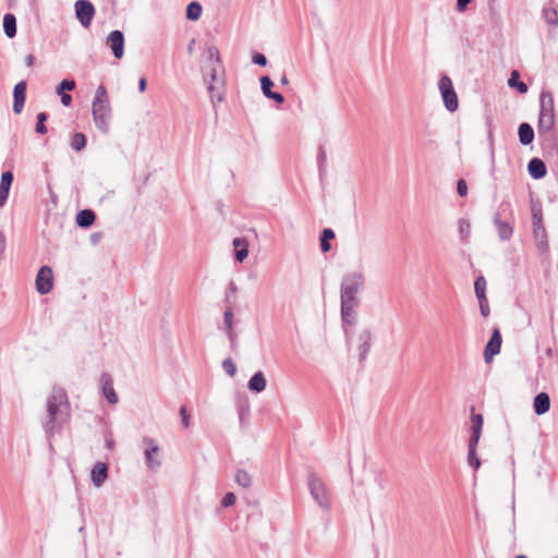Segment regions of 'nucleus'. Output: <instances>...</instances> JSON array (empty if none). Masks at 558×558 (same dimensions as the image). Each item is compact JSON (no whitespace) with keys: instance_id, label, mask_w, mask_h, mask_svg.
I'll return each instance as SVG.
<instances>
[{"instance_id":"e2e57ef3","label":"nucleus","mask_w":558,"mask_h":558,"mask_svg":"<svg viewBox=\"0 0 558 558\" xmlns=\"http://www.w3.org/2000/svg\"><path fill=\"white\" fill-rule=\"evenodd\" d=\"M195 39H192L187 45V51L191 53L194 49Z\"/></svg>"},{"instance_id":"a18cd8bd","label":"nucleus","mask_w":558,"mask_h":558,"mask_svg":"<svg viewBox=\"0 0 558 558\" xmlns=\"http://www.w3.org/2000/svg\"><path fill=\"white\" fill-rule=\"evenodd\" d=\"M545 17L548 24L558 25V15L556 10L545 11Z\"/></svg>"},{"instance_id":"4d7b16f0","label":"nucleus","mask_w":558,"mask_h":558,"mask_svg":"<svg viewBox=\"0 0 558 558\" xmlns=\"http://www.w3.org/2000/svg\"><path fill=\"white\" fill-rule=\"evenodd\" d=\"M146 87H147V81L145 77H141L140 81H138V90L141 93H144L146 90Z\"/></svg>"},{"instance_id":"a19ab883","label":"nucleus","mask_w":558,"mask_h":558,"mask_svg":"<svg viewBox=\"0 0 558 558\" xmlns=\"http://www.w3.org/2000/svg\"><path fill=\"white\" fill-rule=\"evenodd\" d=\"M75 88V81L74 80H62L61 83L57 87V94H64L65 90H73Z\"/></svg>"},{"instance_id":"a878e982","label":"nucleus","mask_w":558,"mask_h":558,"mask_svg":"<svg viewBox=\"0 0 558 558\" xmlns=\"http://www.w3.org/2000/svg\"><path fill=\"white\" fill-rule=\"evenodd\" d=\"M483 422H484L483 415L475 413L474 408H472V410H471L472 428H471L470 439H473L474 441L480 440L481 435H482Z\"/></svg>"},{"instance_id":"f03ea898","label":"nucleus","mask_w":558,"mask_h":558,"mask_svg":"<svg viewBox=\"0 0 558 558\" xmlns=\"http://www.w3.org/2000/svg\"><path fill=\"white\" fill-rule=\"evenodd\" d=\"M537 133L545 146H556L558 136L555 130L554 97L549 90L541 93Z\"/></svg>"},{"instance_id":"7c9ffc66","label":"nucleus","mask_w":558,"mask_h":558,"mask_svg":"<svg viewBox=\"0 0 558 558\" xmlns=\"http://www.w3.org/2000/svg\"><path fill=\"white\" fill-rule=\"evenodd\" d=\"M478 441L480 440H475V442H474L473 439H469L468 463L474 470L480 469V466L482 464L480 458L476 454V448H477Z\"/></svg>"},{"instance_id":"58836bf2","label":"nucleus","mask_w":558,"mask_h":558,"mask_svg":"<svg viewBox=\"0 0 558 558\" xmlns=\"http://www.w3.org/2000/svg\"><path fill=\"white\" fill-rule=\"evenodd\" d=\"M207 58L210 62H213L215 65L221 64L220 53L217 47L215 46H208L206 49Z\"/></svg>"},{"instance_id":"c9c22d12","label":"nucleus","mask_w":558,"mask_h":558,"mask_svg":"<svg viewBox=\"0 0 558 558\" xmlns=\"http://www.w3.org/2000/svg\"><path fill=\"white\" fill-rule=\"evenodd\" d=\"M86 143H87V140H86V136L83 133H75L72 136L71 147L75 151H81V150H83L85 148Z\"/></svg>"},{"instance_id":"4be33fe9","label":"nucleus","mask_w":558,"mask_h":558,"mask_svg":"<svg viewBox=\"0 0 558 558\" xmlns=\"http://www.w3.org/2000/svg\"><path fill=\"white\" fill-rule=\"evenodd\" d=\"M533 409L537 415H543L550 409V398L546 392H539L533 401Z\"/></svg>"},{"instance_id":"72a5a7b5","label":"nucleus","mask_w":558,"mask_h":558,"mask_svg":"<svg viewBox=\"0 0 558 558\" xmlns=\"http://www.w3.org/2000/svg\"><path fill=\"white\" fill-rule=\"evenodd\" d=\"M335 238V232L330 228H326L323 230L320 234V248L324 253L330 251L331 245L329 243L330 240Z\"/></svg>"},{"instance_id":"6ab92c4d","label":"nucleus","mask_w":558,"mask_h":558,"mask_svg":"<svg viewBox=\"0 0 558 558\" xmlns=\"http://www.w3.org/2000/svg\"><path fill=\"white\" fill-rule=\"evenodd\" d=\"M101 389L104 397L109 403L116 404L119 401L118 395L114 391L112 379L109 374H102L100 378Z\"/></svg>"},{"instance_id":"4468645a","label":"nucleus","mask_w":558,"mask_h":558,"mask_svg":"<svg viewBox=\"0 0 558 558\" xmlns=\"http://www.w3.org/2000/svg\"><path fill=\"white\" fill-rule=\"evenodd\" d=\"M493 222L501 241H509L512 238L513 227L509 222L501 220L500 213H495Z\"/></svg>"},{"instance_id":"13d9d810","label":"nucleus","mask_w":558,"mask_h":558,"mask_svg":"<svg viewBox=\"0 0 558 558\" xmlns=\"http://www.w3.org/2000/svg\"><path fill=\"white\" fill-rule=\"evenodd\" d=\"M5 250V236L2 232H0V255L4 252Z\"/></svg>"},{"instance_id":"1a4fd4ad","label":"nucleus","mask_w":558,"mask_h":558,"mask_svg":"<svg viewBox=\"0 0 558 558\" xmlns=\"http://www.w3.org/2000/svg\"><path fill=\"white\" fill-rule=\"evenodd\" d=\"M75 15L84 27H88L95 15V8L89 0H77L74 4Z\"/></svg>"},{"instance_id":"4c0bfd02","label":"nucleus","mask_w":558,"mask_h":558,"mask_svg":"<svg viewBox=\"0 0 558 558\" xmlns=\"http://www.w3.org/2000/svg\"><path fill=\"white\" fill-rule=\"evenodd\" d=\"M37 119V122H36V126H35V131L36 133L38 134H46L47 133V126H46V121L48 119V113L47 112H39L36 117Z\"/></svg>"},{"instance_id":"9b49d317","label":"nucleus","mask_w":558,"mask_h":558,"mask_svg":"<svg viewBox=\"0 0 558 558\" xmlns=\"http://www.w3.org/2000/svg\"><path fill=\"white\" fill-rule=\"evenodd\" d=\"M218 83L223 84V81H220L218 78V70L215 64H213L210 69V80L207 82V90L209 93L210 100L216 106L217 102H221L223 97L222 94L219 92V88L217 86Z\"/></svg>"},{"instance_id":"6e6552de","label":"nucleus","mask_w":558,"mask_h":558,"mask_svg":"<svg viewBox=\"0 0 558 558\" xmlns=\"http://www.w3.org/2000/svg\"><path fill=\"white\" fill-rule=\"evenodd\" d=\"M36 290L39 294L45 295L52 290L53 274L49 266H41L36 276Z\"/></svg>"},{"instance_id":"c85d7f7f","label":"nucleus","mask_w":558,"mask_h":558,"mask_svg":"<svg viewBox=\"0 0 558 558\" xmlns=\"http://www.w3.org/2000/svg\"><path fill=\"white\" fill-rule=\"evenodd\" d=\"M248 389L252 392L259 393L266 388V378L263 372H256L248 380Z\"/></svg>"},{"instance_id":"7ed1b4c3","label":"nucleus","mask_w":558,"mask_h":558,"mask_svg":"<svg viewBox=\"0 0 558 558\" xmlns=\"http://www.w3.org/2000/svg\"><path fill=\"white\" fill-rule=\"evenodd\" d=\"M92 114L96 128L104 134L110 130L112 118L111 106L106 87L101 84L97 87L92 105Z\"/></svg>"},{"instance_id":"3c124183","label":"nucleus","mask_w":558,"mask_h":558,"mask_svg":"<svg viewBox=\"0 0 558 558\" xmlns=\"http://www.w3.org/2000/svg\"><path fill=\"white\" fill-rule=\"evenodd\" d=\"M180 415L182 417V426L187 428L190 426V415L187 414V410L185 407L180 408Z\"/></svg>"},{"instance_id":"680f3d73","label":"nucleus","mask_w":558,"mask_h":558,"mask_svg":"<svg viewBox=\"0 0 558 558\" xmlns=\"http://www.w3.org/2000/svg\"><path fill=\"white\" fill-rule=\"evenodd\" d=\"M280 84H281L282 86H286V85H288V84H289V80H288V77H287V75H286V74H283V75L281 76V78H280Z\"/></svg>"},{"instance_id":"5701e85b","label":"nucleus","mask_w":558,"mask_h":558,"mask_svg":"<svg viewBox=\"0 0 558 558\" xmlns=\"http://www.w3.org/2000/svg\"><path fill=\"white\" fill-rule=\"evenodd\" d=\"M108 476V465L97 462L92 470V481L96 487H100Z\"/></svg>"},{"instance_id":"5fc2aeb1","label":"nucleus","mask_w":558,"mask_h":558,"mask_svg":"<svg viewBox=\"0 0 558 558\" xmlns=\"http://www.w3.org/2000/svg\"><path fill=\"white\" fill-rule=\"evenodd\" d=\"M470 2H471V0H457V10L459 12L465 11V9Z\"/></svg>"},{"instance_id":"79ce46f5","label":"nucleus","mask_w":558,"mask_h":558,"mask_svg":"<svg viewBox=\"0 0 558 558\" xmlns=\"http://www.w3.org/2000/svg\"><path fill=\"white\" fill-rule=\"evenodd\" d=\"M458 225H459V233H460L461 238L462 239L468 238L471 232L470 222L466 219L461 218V219H459Z\"/></svg>"},{"instance_id":"bf43d9fd","label":"nucleus","mask_w":558,"mask_h":558,"mask_svg":"<svg viewBox=\"0 0 558 558\" xmlns=\"http://www.w3.org/2000/svg\"><path fill=\"white\" fill-rule=\"evenodd\" d=\"M235 291H236V286L233 282H231L228 287L226 298L229 299L230 294L234 293Z\"/></svg>"},{"instance_id":"f257e3e1","label":"nucleus","mask_w":558,"mask_h":558,"mask_svg":"<svg viewBox=\"0 0 558 558\" xmlns=\"http://www.w3.org/2000/svg\"><path fill=\"white\" fill-rule=\"evenodd\" d=\"M47 412L48 421L44 427L47 435H52L53 432L61 427L70 416L68 395L62 387L54 386L52 388L51 393L47 399Z\"/></svg>"},{"instance_id":"a211bd4d","label":"nucleus","mask_w":558,"mask_h":558,"mask_svg":"<svg viewBox=\"0 0 558 558\" xmlns=\"http://www.w3.org/2000/svg\"><path fill=\"white\" fill-rule=\"evenodd\" d=\"M14 175L12 171H4L0 179V208L7 203Z\"/></svg>"},{"instance_id":"864d4df0","label":"nucleus","mask_w":558,"mask_h":558,"mask_svg":"<svg viewBox=\"0 0 558 558\" xmlns=\"http://www.w3.org/2000/svg\"><path fill=\"white\" fill-rule=\"evenodd\" d=\"M63 106L69 107L72 102V96L70 94H59Z\"/></svg>"},{"instance_id":"09e8293b","label":"nucleus","mask_w":558,"mask_h":558,"mask_svg":"<svg viewBox=\"0 0 558 558\" xmlns=\"http://www.w3.org/2000/svg\"><path fill=\"white\" fill-rule=\"evenodd\" d=\"M457 193L460 196H465L468 194V184L464 179H459L457 182Z\"/></svg>"},{"instance_id":"0e129e2a","label":"nucleus","mask_w":558,"mask_h":558,"mask_svg":"<svg viewBox=\"0 0 558 558\" xmlns=\"http://www.w3.org/2000/svg\"><path fill=\"white\" fill-rule=\"evenodd\" d=\"M546 353H547V355H550L551 354V349H548Z\"/></svg>"},{"instance_id":"69168bd1","label":"nucleus","mask_w":558,"mask_h":558,"mask_svg":"<svg viewBox=\"0 0 558 558\" xmlns=\"http://www.w3.org/2000/svg\"><path fill=\"white\" fill-rule=\"evenodd\" d=\"M515 558H526L524 555H519Z\"/></svg>"},{"instance_id":"c756f323","label":"nucleus","mask_w":558,"mask_h":558,"mask_svg":"<svg viewBox=\"0 0 558 558\" xmlns=\"http://www.w3.org/2000/svg\"><path fill=\"white\" fill-rule=\"evenodd\" d=\"M3 31L8 38L16 36V17L12 13H7L3 16Z\"/></svg>"},{"instance_id":"603ef678","label":"nucleus","mask_w":558,"mask_h":558,"mask_svg":"<svg viewBox=\"0 0 558 558\" xmlns=\"http://www.w3.org/2000/svg\"><path fill=\"white\" fill-rule=\"evenodd\" d=\"M488 140H489L490 162H492V166L494 167V165H495V151H494V140H493L492 131L488 132Z\"/></svg>"},{"instance_id":"ea45409f","label":"nucleus","mask_w":558,"mask_h":558,"mask_svg":"<svg viewBox=\"0 0 558 558\" xmlns=\"http://www.w3.org/2000/svg\"><path fill=\"white\" fill-rule=\"evenodd\" d=\"M326 160H327L326 151L323 146H319L317 163H318V171H319L320 178L324 175V173L326 171Z\"/></svg>"},{"instance_id":"052dcab7","label":"nucleus","mask_w":558,"mask_h":558,"mask_svg":"<svg viewBox=\"0 0 558 558\" xmlns=\"http://www.w3.org/2000/svg\"><path fill=\"white\" fill-rule=\"evenodd\" d=\"M106 447L110 450L113 449L114 440L112 438H106Z\"/></svg>"},{"instance_id":"8fccbe9b","label":"nucleus","mask_w":558,"mask_h":558,"mask_svg":"<svg viewBox=\"0 0 558 558\" xmlns=\"http://www.w3.org/2000/svg\"><path fill=\"white\" fill-rule=\"evenodd\" d=\"M482 316L487 317L490 313L487 298L478 300Z\"/></svg>"},{"instance_id":"f704fd0d","label":"nucleus","mask_w":558,"mask_h":558,"mask_svg":"<svg viewBox=\"0 0 558 558\" xmlns=\"http://www.w3.org/2000/svg\"><path fill=\"white\" fill-rule=\"evenodd\" d=\"M474 291L477 300L486 298V280L483 276H478L474 281Z\"/></svg>"},{"instance_id":"6e6d98bb","label":"nucleus","mask_w":558,"mask_h":558,"mask_svg":"<svg viewBox=\"0 0 558 558\" xmlns=\"http://www.w3.org/2000/svg\"><path fill=\"white\" fill-rule=\"evenodd\" d=\"M35 61H36V58H35V56H34V54H31V53H29V54H27V56L25 57V65H26V66H33V65L35 64Z\"/></svg>"},{"instance_id":"f3484780","label":"nucleus","mask_w":558,"mask_h":558,"mask_svg":"<svg viewBox=\"0 0 558 558\" xmlns=\"http://www.w3.org/2000/svg\"><path fill=\"white\" fill-rule=\"evenodd\" d=\"M372 332L369 329H364L359 333V359L360 362H364L371 350Z\"/></svg>"},{"instance_id":"393cba45","label":"nucleus","mask_w":558,"mask_h":558,"mask_svg":"<svg viewBox=\"0 0 558 558\" xmlns=\"http://www.w3.org/2000/svg\"><path fill=\"white\" fill-rule=\"evenodd\" d=\"M519 141L522 145L527 146L534 141V130L527 122H522L518 129Z\"/></svg>"},{"instance_id":"423d86ee","label":"nucleus","mask_w":558,"mask_h":558,"mask_svg":"<svg viewBox=\"0 0 558 558\" xmlns=\"http://www.w3.org/2000/svg\"><path fill=\"white\" fill-rule=\"evenodd\" d=\"M438 88L446 109L450 112H454L458 109L459 101L451 78L447 75H442L439 78Z\"/></svg>"},{"instance_id":"39448f33","label":"nucleus","mask_w":558,"mask_h":558,"mask_svg":"<svg viewBox=\"0 0 558 558\" xmlns=\"http://www.w3.org/2000/svg\"><path fill=\"white\" fill-rule=\"evenodd\" d=\"M307 486L313 499L325 510L330 508V500L327 488L320 477L315 473L308 474Z\"/></svg>"},{"instance_id":"473e14b6","label":"nucleus","mask_w":558,"mask_h":558,"mask_svg":"<svg viewBox=\"0 0 558 558\" xmlns=\"http://www.w3.org/2000/svg\"><path fill=\"white\" fill-rule=\"evenodd\" d=\"M508 85L512 88H515L520 94H525L527 92V85L519 80V72L513 71L508 80Z\"/></svg>"},{"instance_id":"de8ad7c7","label":"nucleus","mask_w":558,"mask_h":558,"mask_svg":"<svg viewBox=\"0 0 558 558\" xmlns=\"http://www.w3.org/2000/svg\"><path fill=\"white\" fill-rule=\"evenodd\" d=\"M532 225H542L543 223V213L541 208H532Z\"/></svg>"},{"instance_id":"b1692460","label":"nucleus","mask_w":558,"mask_h":558,"mask_svg":"<svg viewBox=\"0 0 558 558\" xmlns=\"http://www.w3.org/2000/svg\"><path fill=\"white\" fill-rule=\"evenodd\" d=\"M341 303V318L343 324L354 325L356 320V312L355 308L359 306V304L353 303Z\"/></svg>"},{"instance_id":"0eeeda50","label":"nucleus","mask_w":558,"mask_h":558,"mask_svg":"<svg viewBox=\"0 0 558 558\" xmlns=\"http://www.w3.org/2000/svg\"><path fill=\"white\" fill-rule=\"evenodd\" d=\"M143 444L145 446L144 456L146 466L149 470L155 471L161 465V460L157 458L160 452V448L150 437H144Z\"/></svg>"},{"instance_id":"cd10ccee","label":"nucleus","mask_w":558,"mask_h":558,"mask_svg":"<svg viewBox=\"0 0 558 558\" xmlns=\"http://www.w3.org/2000/svg\"><path fill=\"white\" fill-rule=\"evenodd\" d=\"M96 215L92 209H82L77 213L75 221L81 228H89L95 222Z\"/></svg>"},{"instance_id":"bb28decb","label":"nucleus","mask_w":558,"mask_h":558,"mask_svg":"<svg viewBox=\"0 0 558 558\" xmlns=\"http://www.w3.org/2000/svg\"><path fill=\"white\" fill-rule=\"evenodd\" d=\"M235 251V259L242 263L248 255V244L244 238H234L232 241Z\"/></svg>"},{"instance_id":"ddd939ff","label":"nucleus","mask_w":558,"mask_h":558,"mask_svg":"<svg viewBox=\"0 0 558 558\" xmlns=\"http://www.w3.org/2000/svg\"><path fill=\"white\" fill-rule=\"evenodd\" d=\"M27 84L25 81H21L15 84L13 88V111L19 114L22 112L26 99Z\"/></svg>"},{"instance_id":"412c9836","label":"nucleus","mask_w":558,"mask_h":558,"mask_svg":"<svg viewBox=\"0 0 558 558\" xmlns=\"http://www.w3.org/2000/svg\"><path fill=\"white\" fill-rule=\"evenodd\" d=\"M533 238L539 251L548 250L547 232L544 225H533Z\"/></svg>"},{"instance_id":"c03bdc74","label":"nucleus","mask_w":558,"mask_h":558,"mask_svg":"<svg viewBox=\"0 0 558 558\" xmlns=\"http://www.w3.org/2000/svg\"><path fill=\"white\" fill-rule=\"evenodd\" d=\"M235 500H236V498L233 493H227L221 500V506L223 508L231 507L234 505Z\"/></svg>"},{"instance_id":"2eb2a0df","label":"nucleus","mask_w":558,"mask_h":558,"mask_svg":"<svg viewBox=\"0 0 558 558\" xmlns=\"http://www.w3.org/2000/svg\"><path fill=\"white\" fill-rule=\"evenodd\" d=\"M223 325L230 341V347L234 351L236 350L238 341L236 333L233 331V311L231 306H228L223 313Z\"/></svg>"},{"instance_id":"20e7f679","label":"nucleus","mask_w":558,"mask_h":558,"mask_svg":"<svg viewBox=\"0 0 558 558\" xmlns=\"http://www.w3.org/2000/svg\"><path fill=\"white\" fill-rule=\"evenodd\" d=\"M365 277L361 271L347 274L340 287V302L360 304L357 294L363 290Z\"/></svg>"},{"instance_id":"9d476101","label":"nucleus","mask_w":558,"mask_h":558,"mask_svg":"<svg viewBox=\"0 0 558 558\" xmlns=\"http://www.w3.org/2000/svg\"><path fill=\"white\" fill-rule=\"evenodd\" d=\"M501 343V333L499 328L496 327L493 329V333L484 349V360L486 363H489L500 352Z\"/></svg>"},{"instance_id":"37998d69","label":"nucleus","mask_w":558,"mask_h":558,"mask_svg":"<svg viewBox=\"0 0 558 558\" xmlns=\"http://www.w3.org/2000/svg\"><path fill=\"white\" fill-rule=\"evenodd\" d=\"M222 368L231 377H233L236 373V366H235L234 362L232 361V359H230V357L223 360Z\"/></svg>"},{"instance_id":"2f4dec72","label":"nucleus","mask_w":558,"mask_h":558,"mask_svg":"<svg viewBox=\"0 0 558 558\" xmlns=\"http://www.w3.org/2000/svg\"><path fill=\"white\" fill-rule=\"evenodd\" d=\"M203 8L199 2L192 1L186 7V19L197 21L202 15Z\"/></svg>"},{"instance_id":"aec40b11","label":"nucleus","mask_w":558,"mask_h":558,"mask_svg":"<svg viewBox=\"0 0 558 558\" xmlns=\"http://www.w3.org/2000/svg\"><path fill=\"white\" fill-rule=\"evenodd\" d=\"M527 171L533 179L539 180L546 175L547 168L542 159L534 157L527 163Z\"/></svg>"},{"instance_id":"f8f14e48","label":"nucleus","mask_w":558,"mask_h":558,"mask_svg":"<svg viewBox=\"0 0 558 558\" xmlns=\"http://www.w3.org/2000/svg\"><path fill=\"white\" fill-rule=\"evenodd\" d=\"M107 45L110 47L113 56L121 59L124 54V35L121 31H112L107 37Z\"/></svg>"},{"instance_id":"e433bc0d","label":"nucleus","mask_w":558,"mask_h":558,"mask_svg":"<svg viewBox=\"0 0 558 558\" xmlns=\"http://www.w3.org/2000/svg\"><path fill=\"white\" fill-rule=\"evenodd\" d=\"M235 481L240 486L244 488H248L252 485L251 475L246 471L241 469L236 471Z\"/></svg>"},{"instance_id":"dca6fc26","label":"nucleus","mask_w":558,"mask_h":558,"mask_svg":"<svg viewBox=\"0 0 558 558\" xmlns=\"http://www.w3.org/2000/svg\"><path fill=\"white\" fill-rule=\"evenodd\" d=\"M259 82H260L262 92L266 98L271 99V100L276 101L277 104H282L284 101V97L282 94L272 92L271 88L274 87V82L271 81V78L269 76H267V75L262 76L259 78Z\"/></svg>"},{"instance_id":"49530a36","label":"nucleus","mask_w":558,"mask_h":558,"mask_svg":"<svg viewBox=\"0 0 558 558\" xmlns=\"http://www.w3.org/2000/svg\"><path fill=\"white\" fill-rule=\"evenodd\" d=\"M252 61L259 66H265L267 64V58L260 52H254L252 56Z\"/></svg>"}]
</instances>
